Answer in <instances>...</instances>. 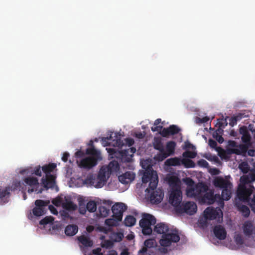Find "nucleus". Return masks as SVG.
Segmentation results:
<instances>
[{"label": "nucleus", "instance_id": "f257e3e1", "mask_svg": "<svg viewBox=\"0 0 255 255\" xmlns=\"http://www.w3.org/2000/svg\"><path fill=\"white\" fill-rule=\"evenodd\" d=\"M143 183L149 182V186L146 189L145 192L150 193V200L151 203L158 204L163 199L164 193L160 188L156 189L158 183V177L156 171L153 170L151 167H148L145 170L142 177Z\"/></svg>", "mask_w": 255, "mask_h": 255}, {"label": "nucleus", "instance_id": "f03ea898", "mask_svg": "<svg viewBox=\"0 0 255 255\" xmlns=\"http://www.w3.org/2000/svg\"><path fill=\"white\" fill-rule=\"evenodd\" d=\"M242 184L239 185L237 196L240 201L243 202H249L250 200V196L255 190L254 186L250 184L251 180L247 176L241 177Z\"/></svg>", "mask_w": 255, "mask_h": 255}, {"label": "nucleus", "instance_id": "7ed1b4c3", "mask_svg": "<svg viewBox=\"0 0 255 255\" xmlns=\"http://www.w3.org/2000/svg\"><path fill=\"white\" fill-rule=\"evenodd\" d=\"M107 169L105 168L100 169L98 174H89L87 175L83 183L87 186H94L97 188L102 187L107 182Z\"/></svg>", "mask_w": 255, "mask_h": 255}, {"label": "nucleus", "instance_id": "20e7f679", "mask_svg": "<svg viewBox=\"0 0 255 255\" xmlns=\"http://www.w3.org/2000/svg\"><path fill=\"white\" fill-rule=\"evenodd\" d=\"M86 153L90 156L81 160L79 163L80 167L90 169L97 164L98 160L102 159L100 151L96 150L94 147L88 148L86 150Z\"/></svg>", "mask_w": 255, "mask_h": 255}, {"label": "nucleus", "instance_id": "39448f33", "mask_svg": "<svg viewBox=\"0 0 255 255\" xmlns=\"http://www.w3.org/2000/svg\"><path fill=\"white\" fill-rule=\"evenodd\" d=\"M156 222V218L148 213H143L142 215V218L140 220L139 224L142 229V233L144 235H151L152 229V225H155Z\"/></svg>", "mask_w": 255, "mask_h": 255}, {"label": "nucleus", "instance_id": "423d86ee", "mask_svg": "<svg viewBox=\"0 0 255 255\" xmlns=\"http://www.w3.org/2000/svg\"><path fill=\"white\" fill-rule=\"evenodd\" d=\"M199 199L201 200L202 202L210 205L216 202L218 206L221 208H223L224 205V202L221 200L220 194L214 195V191L209 189Z\"/></svg>", "mask_w": 255, "mask_h": 255}, {"label": "nucleus", "instance_id": "0eeeda50", "mask_svg": "<svg viewBox=\"0 0 255 255\" xmlns=\"http://www.w3.org/2000/svg\"><path fill=\"white\" fill-rule=\"evenodd\" d=\"M180 240V237L178 231L171 230L167 234L162 235L161 239L159 241L160 245L167 247L170 246L172 243H177Z\"/></svg>", "mask_w": 255, "mask_h": 255}, {"label": "nucleus", "instance_id": "6e6552de", "mask_svg": "<svg viewBox=\"0 0 255 255\" xmlns=\"http://www.w3.org/2000/svg\"><path fill=\"white\" fill-rule=\"evenodd\" d=\"M208 189V187L204 183H199L192 187H187L186 195L188 197L199 199Z\"/></svg>", "mask_w": 255, "mask_h": 255}, {"label": "nucleus", "instance_id": "1a4fd4ad", "mask_svg": "<svg viewBox=\"0 0 255 255\" xmlns=\"http://www.w3.org/2000/svg\"><path fill=\"white\" fill-rule=\"evenodd\" d=\"M197 205L194 202H187L178 206L176 211L179 213H186L192 215L197 212Z\"/></svg>", "mask_w": 255, "mask_h": 255}, {"label": "nucleus", "instance_id": "9d476101", "mask_svg": "<svg viewBox=\"0 0 255 255\" xmlns=\"http://www.w3.org/2000/svg\"><path fill=\"white\" fill-rule=\"evenodd\" d=\"M127 209V206L124 203H116L112 208L113 218L117 221H121L123 218V212Z\"/></svg>", "mask_w": 255, "mask_h": 255}, {"label": "nucleus", "instance_id": "9b49d317", "mask_svg": "<svg viewBox=\"0 0 255 255\" xmlns=\"http://www.w3.org/2000/svg\"><path fill=\"white\" fill-rule=\"evenodd\" d=\"M49 201L36 200L35 201V207L32 210V213L35 216H40L45 213V207L48 205Z\"/></svg>", "mask_w": 255, "mask_h": 255}, {"label": "nucleus", "instance_id": "f8f14e48", "mask_svg": "<svg viewBox=\"0 0 255 255\" xmlns=\"http://www.w3.org/2000/svg\"><path fill=\"white\" fill-rule=\"evenodd\" d=\"M182 199L181 189L171 190L169 197V203L175 207V210L180 206Z\"/></svg>", "mask_w": 255, "mask_h": 255}, {"label": "nucleus", "instance_id": "ddd939ff", "mask_svg": "<svg viewBox=\"0 0 255 255\" xmlns=\"http://www.w3.org/2000/svg\"><path fill=\"white\" fill-rule=\"evenodd\" d=\"M180 131V128L177 126L172 125H170L168 128H164L160 134L163 137H167L171 135H174L178 133Z\"/></svg>", "mask_w": 255, "mask_h": 255}, {"label": "nucleus", "instance_id": "4468645a", "mask_svg": "<svg viewBox=\"0 0 255 255\" xmlns=\"http://www.w3.org/2000/svg\"><path fill=\"white\" fill-rule=\"evenodd\" d=\"M167 181L171 188V190L181 189L180 179L175 176H170L166 178Z\"/></svg>", "mask_w": 255, "mask_h": 255}, {"label": "nucleus", "instance_id": "2eb2a0df", "mask_svg": "<svg viewBox=\"0 0 255 255\" xmlns=\"http://www.w3.org/2000/svg\"><path fill=\"white\" fill-rule=\"evenodd\" d=\"M214 185L216 187H219L223 189L225 188H230L232 185L231 183L228 180L225 179L221 176H218L215 178L213 181Z\"/></svg>", "mask_w": 255, "mask_h": 255}, {"label": "nucleus", "instance_id": "dca6fc26", "mask_svg": "<svg viewBox=\"0 0 255 255\" xmlns=\"http://www.w3.org/2000/svg\"><path fill=\"white\" fill-rule=\"evenodd\" d=\"M41 181L43 187L45 189L52 188L55 183V176L53 175H46L45 178L43 177L42 178Z\"/></svg>", "mask_w": 255, "mask_h": 255}, {"label": "nucleus", "instance_id": "f3484780", "mask_svg": "<svg viewBox=\"0 0 255 255\" xmlns=\"http://www.w3.org/2000/svg\"><path fill=\"white\" fill-rule=\"evenodd\" d=\"M135 178V174L130 171L126 172L119 176V181L123 184H128Z\"/></svg>", "mask_w": 255, "mask_h": 255}, {"label": "nucleus", "instance_id": "a211bd4d", "mask_svg": "<svg viewBox=\"0 0 255 255\" xmlns=\"http://www.w3.org/2000/svg\"><path fill=\"white\" fill-rule=\"evenodd\" d=\"M213 232L216 238L220 240H223L226 237V231L225 228L221 225L215 226L213 229Z\"/></svg>", "mask_w": 255, "mask_h": 255}, {"label": "nucleus", "instance_id": "6ab92c4d", "mask_svg": "<svg viewBox=\"0 0 255 255\" xmlns=\"http://www.w3.org/2000/svg\"><path fill=\"white\" fill-rule=\"evenodd\" d=\"M176 145V142L174 141H169L167 142L166 145V150L167 153L165 152L164 151V152H162V159L166 158L168 156L173 155L174 153Z\"/></svg>", "mask_w": 255, "mask_h": 255}, {"label": "nucleus", "instance_id": "aec40b11", "mask_svg": "<svg viewBox=\"0 0 255 255\" xmlns=\"http://www.w3.org/2000/svg\"><path fill=\"white\" fill-rule=\"evenodd\" d=\"M8 187H5L4 189L0 188V205H2L9 201V198L10 195Z\"/></svg>", "mask_w": 255, "mask_h": 255}, {"label": "nucleus", "instance_id": "412c9836", "mask_svg": "<svg viewBox=\"0 0 255 255\" xmlns=\"http://www.w3.org/2000/svg\"><path fill=\"white\" fill-rule=\"evenodd\" d=\"M153 231L154 232L162 234L163 235L164 234H167L170 232L168 226L163 223H160L156 224L154 228Z\"/></svg>", "mask_w": 255, "mask_h": 255}, {"label": "nucleus", "instance_id": "4be33fe9", "mask_svg": "<svg viewBox=\"0 0 255 255\" xmlns=\"http://www.w3.org/2000/svg\"><path fill=\"white\" fill-rule=\"evenodd\" d=\"M204 213V217L207 220H214L219 216V212L213 208H207Z\"/></svg>", "mask_w": 255, "mask_h": 255}, {"label": "nucleus", "instance_id": "5701e85b", "mask_svg": "<svg viewBox=\"0 0 255 255\" xmlns=\"http://www.w3.org/2000/svg\"><path fill=\"white\" fill-rule=\"evenodd\" d=\"M241 202L243 201L239 200V201L236 202L235 205L238 210L242 213L244 217H248L250 214V209L248 206L243 205Z\"/></svg>", "mask_w": 255, "mask_h": 255}, {"label": "nucleus", "instance_id": "b1692460", "mask_svg": "<svg viewBox=\"0 0 255 255\" xmlns=\"http://www.w3.org/2000/svg\"><path fill=\"white\" fill-rule=\"evenodd\" d=\"M78 228L76 225H69L65 229V233L67 236H73L78 232Z\"/></svg>", "mask_w": 255, "mask_h": 255}, {"label": "nucleus", "instance_id": "393cba45", "mask_svg": "<svg viewBox=\"0 0 255 255\" xmlns=\"http://www.w3.org/2000/svg\"><path fill=\"white\" fill-rule=\"evenodd\" d=\"M153 145L154 149L159 150L161 153L164 152V146L160 137H155L153 139Z\"/></svg>", "mask_w": 255, "mask_h": 255}, {"label": "nucleus", "instance_id": "a878e982", "mask_svg": "<svg viewBox=\"0 0 255 255\" xmlns=\"http://www.w3.org/2000/svg\"><path fill=\"white\" fill-rule=\"evenodd\" d=\"M78 240L85 247H91L93 245V241L89 237L85 236L79 237Z\"/></svg>", "mask_w": 255, "mask_h": 255}, {"label": "nucleus", "instance_id": "bb28decb", "mask_svg": "<svg viewBox=\"0 0 255 255\" xmlns=\"http://www.w3.org/2000/svg\"><path fill=\"white\" fill-rule=\"evenodd\" d=\"M135 151L136 149L134 147H129L128 149L122 150L121 153L123 157L129 155L130 157H128L126 160L127 162H130L131 160V157H132V154L135 152Z\"/></svg>", "mask_w": 255, "mask_h": 255}, {"label": "nucleus", "instance_id": "cd10ccee", "mask_svg": "<svg viewBox=\"0 0 255 255\" xmlns=\"http://www.w3.org/2000/svg\"><path fill=\"white\" fill-rule=\"evenodd\" d=\"M56 167V164L54 163H49L48 165H45L42 167V170L46 175H51L50 173L52 172Z\"/></svg>", "mask_w": 255, "mask_h": 255}, {"label": "nucleus", "instance_id": "c85d7f7f", "mask_svg": "<svg viewBox=\"0 0 255 255\" xmlns=\"http://www.w3.org/2000/svg\"><path fill=\"white\" fill-rule=\"evenodd\" d=\"M182 159L179 157L170 158L167 159L165 163L168 166H179L181 164Z\"/></svg>", "mask_w": 255, "mask_h": 255}, {"label": "nucleus", "instance_id": "c756f323", "mask_svg": "<svg viewBox=\"0 0 255 255\" xmlns=\"http://www.w3.org/2000/svg\"><path fill=\"white\" fill-rule=\"evenodd\" d=\"M243 231L244 234L247 237H250L253 231V227L251 223H246L243 227Z\"/></svg>", "mask_w": 255, "mask_h": 255}, {"label": "nucleus", "instance_id": "7c9ffc66", "mask_svg": "<svg viewBox=\"0 0 255 255\" xmlns=\"http://www.w3.org/2000/svg\"><path fill=\"white\" fill-rule=\"evenodd\" d=\"M24 181L26 184L31 187H36L39 185L38 179L36 177H28L25 178Z\"/></svg>", "mask_w": 255, "mask_h": 255}, {"label": "nucleus", "instance_id": "2f4dec72", "mask_svg": "<svg viewBox=\"0 0 255 255\" xmlns=\"http://www.w3.org/2000/svg\"><path fill=\"white\" fill-rule=\"evenodd\" d=\"M136 222L135 218L131 215L127 216L124 220V224L127 227L133 226Z\"/></svg>", "mask_w": 255, "mask_h": 255}, {"label": "nucleus", "instance_id": "473e14b6", "mask_svg": "<svg viewBox=\"0 0 255 255\" xmlns=\"http://www.w3.org/2000/svg\"><path fill=\"white\" fill-rule=\"evenodd\" d=\"M6 187L9 188V192L10 191H15L16 190H20L21 187V183L19 180H15L13 181L12 185L10 186H7Z\"/></svg>", "mask_w": 255, "mask_h": 255}, {"label": "nucleus", "instance_id": "72a5a7b5", "mask_svg": "<svg viewBox=\"0 0 255 255\" xmlns=\"http://www.w3.org/2000/svg\"><path fill=\"white\" fill-rule=\"evenodd\" d=\"M108 167V170L112 172L118 171L120 168V165L118 161L113 160L110 162Z\"/></svg>", "mask_w": 255, "mask_h": 255}, {"label": "nucleus", "instance_id": "f704fd0d", "mask_svg": "<svg viewBox=\"0 0 255 255\" xmlns=\"http://www.w3.org/2000/svg\"><path fill=\"white\" fill-rule=\"evenodd\" d=\"M221 200L224 202V200L228 201L231 197V192L228 188H225L223 189L222 192V195L220 196Z\"/></svg>", "mask_w": 255, "mask_h": 255}, {"label": "nucleus", "instance_id": "c9c22d12", "mask_svg": "<svg viewBox=\"0 0 255 255\" xmlns=\"http://www.w3.org/2000/svg\"><path fill=\"white\" fill-rule=\"evenodd\" d=\"M62 206L67 210H75L77 208V205L70 201H66L63 204Z\"/></svg>", "mask_w": 255, "mask_h": 255}, {"label": "nucleus", "instance_id": "e433bc0d", "mask_svg": "<svg viewBox=\"0 0 255 255\" xmlns=\"http://www.w3.org/2000/svg\"><path fill=\"white\" fill-rule=\"evenodd\" d=\"M181 164L186 168H194L195 167V163L194 162L189 159H182Z\"/></svg>", "mask_w": 255, "mask_h": 255}, {"label": "nucleus", "instance_id": "4c0bfd02", "mask_svg": "<svg viewBox=\"0 0 255 255\" xmlns=\"http://www.w3.org/2000/svg\"><path fill=\"white\" fill-rule=\"evenodd\" d=\"M86 208L89 212H94L97 209V204L95 201H90L87 203Z\"/></svg>", "mask_w": 255, "mask_h": 255}, {"label": "nucleus", "instance_id": "58836bf2", "mask_svg": "<svg viewBox=\"0 0 255 255\" xmlns=\"http://www.w3.org/2000/svg\"><path fill=\"white\" fill-rule=\"evenodd\" d=\"M99 216L101 217H106L108 216L110 210L104 206H100L98 209Z\"/></svg>", "mask_w": 255, "mask_h": 255}, {"label": "nucleus", "instance_id": "ea45409f", "mask_svg": "<svg viewBox=\"0 0 255 255\" xmlns=\"http://www.w3.org/2000/svg\"><path fill=\"white\" fill-rule=\"evenodd\" d=\"M155 241L153 239L146 240L144 242V247L143 248H146L149 252H151V248L154 246Z\"/></svg>", "mask_w": 255, "mask_h": 255}, {"label": "nucleus", "instance_id": "a19ab883", "mask_svg": "<svg viewBox=\"0 0 255 255\" xmlns=\"http://www.w3.org/2000/svg\"><path fill=\"white\" fill-rule=\"evenodd\" d=\"M54 221V218L52 216H46L40 222L39 224L42 225H46L48 224L52 223Z\"/></svg>", "mask_w": 255, "mask_h": 255}, {"label": "nucleus", "instance_id": "79ce46f5", "mask_svg": "<svg viewBox=\"0 0 255 255\" xmlns=\"http://www.w3.org/2000/svg\"><path fill=\"white\" fill-rule=\"evenodd\" d=\"M251 136L250 133L243 135L242 136V140L243 142L246 144L251 145Z\"/></svg>", "mask_w": 255, "mask_h": 255}, {"label": "nucleus", "instance_id": "37998d69", "mask_svg": "<svg viewBox=\"0 0 255 255\" xmlns=\"http://www.w3.org/2000/svg\"><path fill=\"white\" fill-rule=\"evenodd\" d=\"M197 153L194 151H186L183 153V156L185 158H194L196 157Z\"/></svg>", "mask_w": 255, "mask_h": 255}, {"label": "nucleus", "instance_id": "c03bdc74", "mask_svg": "<svg viewBox=\"0 0 255 255\" xmlns=\"http://www.w3.org/2000/svg\"><path fill=\"white\" fill-rule=\"evenodd\" d=\"M209 120V118L208 117H205L204 118H201L199 117H196L195 119V122L197 124H201L203 123H205L208 122Z\"/></svg>", "mask_w": 255, "mask_h": 255}, {"label": "nucleus", "instance_id": "a18cd8bd", "mask_svg": "<svg viewBox=\"0 0 255 255\" xmlns=\"http://www.w3.org/2000/svg\"><path fill=\"white\" fill-rule=\"evenodd\" d=\"M113 246V243L110 240H106L102 244V247L106 249H110Z\"/></svg>", "mask_w": 255, "mask_h": 255}, {"label": "nucleus", "instance_id": "49530a36", "mask_svg": "<svg viewBox=\"0 0 255 255\" xmlns=\"http://www.w3.org/2000/svg\"><path fill=\"white\" fill-rule=\"evenodd\" d=\"M235 240L238 245H242L244 244V240L240 234H237L235 237Z\"/></svg>", "mask_w": 255, "mask_h": 255}, {"label": "nucleus", "instance_id": "de8ad7c7", "mask_svg": "<svg viewBox=\"0 0 255 255\" xmlns=\"http://www.w3.org/2000/svg\"><path fill=\"white\" fill-rule=\"evenodd\" d=\"M32 174H34L35 175L39 176H41V171L40 169V166H38L35 167L34 170H31L30 171Z\"/></svg>", "mask_w": 255, "mask_h": 255}, {"label": "nucleus", "instance_id": "09e8293b", "mask_svg": "<svg viewBox=\"0 0 255 255\" xmlns=\"http://www.w3.org/2000/svg\"><path fill=\"white\" fill-rule=\"evenodd\" d=\"M114 241L116 242H121L123 238V234L120 233H117L115 235Z\"/></svg>", "mask_w": 255, "mask_h": 255}, {"label": "nucleus", "instance_id": "8fccbe9b", "mask_svg": "<svg viewBox=\"0 0 255 255\" xmlns=\"http://www.w3.org/2000/svg\"><path fill=\"white\" fill-rule=\"evenodd\" d=\"M115 138L113 139L112 135L111 134L109 136H108L107 137L105 138V139H107L108 140H113V141L116 140L117 142H118L119 140L121 141V139L119 137L120 135H119V133L116 132V133H115Z\"/></svg>", "mask_w": 255, "mask_h": 255}, {"label": "nucleus", "instance_id": "3c124183", "mask_svg": "<svg viewBox=\"0 0 255 255\" xmlns=\"http://www.w3.org/2000/svg\"><path fill=\"white\" fill-rule=\"evenodd\" d=\"M164 128H163V126H154V127H152L151 128V129L152 131H158L160 134V131H161Z\"/></svg>", "mask_w": 255, "mask_h": 255}, {"label": "nucleus", "instance_id": "603ef678", "mask_svg": "<svg viewBox=\"0 0 255 255\" xmlns=\"http://www.w3.org/2000/svg\"><path fill=\"white\" fill-rule=\"evenodd\" d=\"M150 252L146 248H142L139 251L138 255H148Z\"/></svg>", "mask_w": 255, "mask_h": 255}, {"label": "nucleus", "instance_id": "864d4df0", "mask_svg": "<svg viewBox=\"0 0 255 255\" xmlns=\"http://www.w3.org/2000/svg\"><path fill=\"white\" fill-rule=\"evenodd\" d=\"M198 164L203 167H207L208 166V162L205 159H202L198 161Z\"/></svg>", "mask_w": 255, "mask_h": 255}, {"label": "nucleus", "instance_id": "5fc2aeb1", "mask_svg": "<svg viewBox=\"0 0 255 255\" xmlns=\"http://www.w3.org/2000/svg\"><path fill=\"white\" fill-rule=\"evenodd\" d=\"M185 182L188 187H192L195 185L194 181L190 178H187Z\"/></svg>", "mask_w": 255, "mask_h": 255}, {"label": "nucleus", "instance_id": "6e6d98bb", "mask_svg": "<svg viewBox=\"0 0 255 255\" xmlns=\"http://www.w3.org/2000/svg\"><path fill=\"white\" fill-rule=\"evenodd\" d=\"M209 145L212 148H216L217 145V142L212 139L209 140Z\"/></svg>", "mask_w": 255, "mask_h": 255}, {"label": "nucleus", "instance_id": "4d7b16f0", "mask_svg": "<svg viewBox=\"0 0 255 255\" xmlns=\"http://www.w3.org/2000/svg\"><path fill=\"white\" fill-rule=\"evenodd\" d=\"M239 131H240V133L241 134H242V135L249 133V132L248 131V130L247 129V128L245 126H242V127H241L239 129Z\"/></svg>", "mask_w": 255, "mask_h": 255}, {"label": "nucleus", "instance_id": "13d9d810", "mask_svg": "<svg viewBox=\"0 0 255 255\" xmlns=\"http://www.w3.org/2000/svg\"><path fill=\"white\" fill-rule=\"evenodd\" d=\"M48 208L51 211V212L54 215H57L58 211L57 209L52 205H50L48 206Z\"/></svg>", "mask_w": 255, "mask_h": 255}, {"label": "nucleus", "instance_id": "bf43d9fd", "mask_svg": "<svg viewBox=\"0 0 255 255\" xmlns=\"http://www.w3.org/2000/svg\"><path fill=\"white\" fill-rule=\"evenodd\" d=\"M105 223L109 226H113L115 225V220L112 219H107L105 221Z\"/></svg>", "mask_w": 255, "mask_h": 255}, {"label": "nucleus", "instance_id": "052dcab7", "mask_svg": "<svg viewBox=\"0 0 255 255\" xmlns=\"http://www.w3.org/2000/svg\"><path fill=\"white\" fill-rule=\"evenodd\" d=\"M250 145L246 144L245 143V144H241L240 145V148L242 150V151L246 152L247 151Z\"/></svg>", "mask_w": 255, "mask_h": 255}, {"label": "nucleus", "instance_id": "680f3d73", "mask_svg": "<svg viewBox=\"0 0 255 255\" xmlns=\"http://www.w3.org/2000/svg\"><path fill=\"white\" fill-rule=\"evenodd\" d=\"M237 124V120L234 117H232L229 120V125L231 127H234Z\"/></svg>", "mask_w": 255, "mask_h": 255}, {"label": "nucleus", "instance_id": "e2e57ef3", "mask_svg": "<svg viewBox=\"0 0 255 255\" xmlns=\"http://www.w3.org/2000/svg\"><path fill=\"white\" fill-rule=\"evenodd\" d=\"M92 252L95 255H103V253H101V249L100 248L93 250Z\"/></svg>", "mask_w": 255, "mask_h": 255}, {"label": "nucleus", "instance_id": "0e129e2a", "mask_svg": "<svg viewBox=\"0 0 255 255\" xmlns=\"http://www.w3.org/2000/svg\"><path fill=\"white\" fill-rule=\"evenodd\" d=\"M216 139L220 143H222L223 142L224 139V138L222 137V135H218V134L217 133L216 135Z\"/></svg>", "mask_w": 255, "mask_h": 255}, {"label": "nucleus", "instance_id": "69168bd1", "mask_svg": "<svg viewBox=\"0 0 255 255\" xmlns=\"http://www.w3.org/2000/svg\"><path fill=\"white\" fill-rule=\"evenodd\" d=\"M69 154L68 152H65L63 153L62 159L63 161L66 162L68 160V158L69 156Z\"/></svg>", "mask_w": 255, "mask_h": 255}, {"label": "nucleus", "instance_id": "338daca9", "mask_svg": "<svg viewBox=\"0 0 255 255\" xmlns=\"http://www.w3.org/2000/svg\"><path fill=\"white\" fill-rule=\"evenodd\" d=\"M220 172V171L218 168H215L212 169L211 173L213 175H218Z\"/></svg>", "mask_w": 255, "mask_h": 255}, {"label": "nucleus", "instance_id": "774afa93", "mask_svg": "<svg viewBox=\"0 0 255 255\" xmlns=\"http://www.w3.org/2000/svg\"><path fill=\"white\" fill-rule=\"evenodd\" d=\"M126 143L128 144L129 146L132 145L134 143V140L132 138H127Z\"/></svg>", "mask_w": 255, "mask_h": 255}]
</instances>
